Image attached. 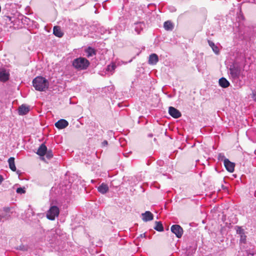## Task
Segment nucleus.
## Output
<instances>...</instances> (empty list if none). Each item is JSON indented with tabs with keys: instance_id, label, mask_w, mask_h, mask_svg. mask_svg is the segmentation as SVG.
I'll use <instances>...</instances> for the list:
<instances>
[{
	"instance_id": "21",
	"label": "nucleus",
	"mask_w": 256,
	"mask_h": 256,
	"mask_svg": "<svg viewBox=\"0 0 256 256\" xmlns=\"http://www.w3.org/2000/svg\"><path fill=\"white\" fill-rule=\"evenodd\" d=\"M154 228L156 231L160 232L164 230V228L161 222H155V226Z\"/></svg>"
},
{
	"instance_id": "19",
	"label": "nucleus",
	"mask_w": 256,
	"mask_h": 256,
	"mask_svg": "<svg viewBox=\"0 0 256 256\" xmlns=\"http://www.w3.org/2000/svg\"><path fill=\"white\" fill-rule=\"evenodd\" d=\"M53 33L58 38L62 37L64 34L63 32L61 31L60 28L58 26H54Z\"/></svg>"
},
{
	"instance_id": "8",
	"label": "nucleus",
	"mask_w": 256,
	"mask_h": 256,
	"mask_svg": "<svg viewBox=\"0 0 256 256\" xmlns=\"http://www.w3.org/2000/svg\"><path fill=\"white\" fill-rule=\"evenodd\" d=\"M142 220L144 222H148L154 219L153 214L150 211H146L142 214Z\"/></svg>"
},
{
	"instance_id": "17",
	"label": "nucleus",
	"mask_w": 256,
	"mask_h": 256,
	"mask_svg": "<svg viewBox=\"0 0 256 256\" xmlns=\"http://www.w3.org/2000/svg\"><path fill=\"white\" fill-rule=\"evenodd\" d=\"M87 57L90 58L96 54V50L88 46L85 50Z\"/></svg>"
},
{
	"instance_id": "16",
	"label": "nucleus",
	"mask_w": 256,
	"mask_h": 256,
	"mask_svg": "<svg viewBox=\"0 0 256 256\" xmlns=\"http://www.w3.org/2000/svg\"><path fill=\"white\" fill-rule=\"evenodd\" d=\"M158 60V56L155 54H151L149 56L148 63L151 64H156Z\"/></svg>"
},
{
	"instance_id": "23",
	"label": "nucleus",
	"mask_w": 256,
	"mask_h": 256,
	"mask_svg": "<svg viewBox=\"0 0 256 256\" xmlns=\"http://www.w3.org/2000/svg\"><path fill=\"white\" fill-rule=\"evenodd\" d=\"M208 43L209 46L212 48L213 51L216 54H218L219 52L218 48L217 46H216L214 42L210 40H208Z\"/></svg>"
},
{
	"instance_id": "9",
	"label": "nucleus",
	"mask_w": 256,
	"mask_h": 256,
	"mask_svg": "<svg viewBox=\"0 0 256 256\" xmlns=\"http://www.w3.org/2000/svg\"><path fill=\"white\" fill-rule=\"evenodd\" d=\"M68 125V122L64 119H61L55 124V126L58 129H63L66 128Z\"/></svg>"
},
{
	"instance_id": "31",
	"label": "nucleus",
	"mask_w": 256,
	"mask_h": 256,
	"mask_svg": "<svg viewBox=\"0 0 256 256\" xmlns=\"http://www.w3.org/2000/svg\"><path fill=\"white\" fill-rule=\"evenodd\" d=\"M252 98H253V100L256 102V92H253L252 94Z\"/></svg>"
},
{
	"instance_id": "15",
	"label": "nucleus",
	"mask_w": 256,
	"mask_h": 256,
	"mask_svg": "<svg viewBox=\"0 0 256 256\" xmlns=\"http://www.w3.org/2000/svg\"><path fill=\"white\" fill-rule=\"evenodd\" d=\"M218 83L222 88H227L230 85L229 82L224 78H220L218 80Z\"/></svg>"
},
{
	"instance_id": "7",
	"label": "nucleus",
	"mask_w": 256,
	"mask_h": 256,
	"mask_svg": "<svg viewBox=\"0 0 256 256\" xmlns=\"http://www.w3.org/2000/svg\"><path fill=\"white\" fill-rule=\"evenodd\" d=\"M224 165L226 170L230 172H232L234 171L235 164L230 162L228 158H224Z\"/></svg>"
},
{
	"instance_id": "27",
	"label": "nucleus",
	"mask_w": 256,
	"mask_h": 256,
	"mask_svg": "<svg viewBox=\"0 0 256 256\" xmlns=\"http://www.w3.org/2000/svg\"><path fill=\"white\" fill-rule=\"evenodd\" d=\"M236 232L240 234H244V230L240 227H238L236 229Z\"/></svg>"
},
{
	"instance_id": "11",
	"label": "nucleus",
	"mask_w": 256,
	"mask_h": 256,
	"mask_svg": "<svg viewBox=\"0 0 256 256\" xmlns=\"http://www.w3.org/2000/svg\"><path fill=\"white\" fill-rule=\"evenodd\" d=\"M145 27V24L144 22H136L134 24V28L135 32L138 34H140Z\"/></svg>"
},
{
	"instance_id": "2",
	"label": "nucleus",
	"mask_w": 256,
	"mask_h": 256,
	"mask_svg": "<svg viewBox=\"0 0 256 256\" xmlns=\"http://www.w3.org/2000/svg\"><path fill=\"white\" fill-rule=\"evenodd\" d=\"M90 64L89 61L83 57L76 58L72 62V66L78 70H85L87 69Z\"/></svg>"
},
{
	"instance_id": "25",
	"label": "nucleus",
	"mask_w": 256,
	"mask_h": 256,
	"mask_svg": "<svg viewBox=\"0 0 256 256\" xmlns=\"http://www.w3.org/2000/svg\"><path fill=\"white\" fill-rule=\"evenodd\" d=\"M45 155L46 156V158L48 160L50 159L53 156V154H52V152L51 150H47Z\"/></svg>"
},
{
	"instance_id": "33",
	"label": "nucleus",
	"mask_w": 256,
	"mask_h": 256,
	"mask_svg": "<svg viewBox=\"0 0 256 256\" xmlns=\"http://www.w3.org/2000/svg\"><path fill=\"white\" fill-rule=\"evenodd\" d=\"M50 234H51L52 236H53L54 237H55L56 232L54 230H51Z\"/></svg>"
},
{
	"instance_id": "22",
	"label": "nucleus",
	"mask_w": 256,
	"mask_h": 256,
	"mask_svg": "<svg viewBox=\"0 0 256 256\" xmlns=\"http://www.w3.org/2000/svg\"><path fill=\"white\" fill-rule=\"evenodd\" d=\"M164 29L167 30H172L174 28L172 22L169 20L166 21L164 22Z\"/></svg>"
},
{
	"instance_id": "18",
	"label": "nucleus",
	"mask_w": 256,
	"mask_h": 256,
	"mask_svg": "<svg viewBox=\"0 0 256 256\" xmlns=\"http://www.w3.org/2000/svg\"><path fill=\"white\" fill-rule=\"evenodd\" d=\"M98 190L101 194H104L108 190V186L106 184L102 183L98 188Z\"/></svg>"
},
{
	"instance_id": "6",
	"label": "nucleus",
	"mask_w": 256,
	"mask_h": 256,
	"mask_svg": "<svg viewBox=\"0 0 256 256\" xmlns=\"http://www.w3.org/2000/svg\"><path fill=\"white\" fill-rule=\"evenodd\" d=\"M168 113L172 117L175 118H179L182 116L180 112L172 106L169 107Z\"/></svg>"
},
{
	"instance_id": "12",
	"label": "nucleus",
	"mask_w": 256,
	"mask_h": 256,
	"mask_svg": "<svg viewBox=\"0 0 256 256\" xmlns=\"http://www.w3.org/2000/svg\"><path fill=\"white\" fill-rule=\"evenodd\" d=\"M30 111V107L25 104H22L18 109V112L20 115H25Z\"/></svg>"
},
{
	"instance_id": "39",
	"label": "nucleus",
	"mask_w": 256,
	"mask_h": 256,
	"mask_svg": "<svg viewBox=\"0 0 256 256\" xmlns=\"http://www.w3.org/2000/svg\"><path fill=\"white\" fill-rule=\"evenodd\" d=\"M186 256H188V255H186Z\"/></svg>"
},
{
	"instance_id": "3",
	"label": "nucleus",
	"mask_w": 256,
	"mask_h": 256,
	"mask_svg": "<svg viewBox=\"0 0 256 256\" xmlns=\"http://www.w3.org/2000/svg\"><path fill=\"white\" fill-rule=\"evenodd\" d=\"M60 214L58 208L56 206H51L46 212V218L51 220H55L56 217H58Z\"/></svg>"
},
{
	"instance_id": "10",
	"label": "nucleus",
	"mask_w": 256,
	"mask_h": 256,
	"mask_svg": "<svg viewBox=\"0 0 256 256\" xmlns=\"http://www.w3.org/2000/svg\"><path fill=\"white\" fill-rule=\"evenodd\" d=\"M10 74L4 69H0V80L6 82L9 78Z\"/></svg>"
},
{
	"instance_id": "14",
	"label": "nucleus",
	"mask_w": 256,
	"mask_h": 256,
	"mask_svg": "<svg viewBox=\"0 0 256 256\" xmlns=\"http://www.w3.org/2000/svg\"><path fill=\"white\" fill-rule=\"evenodd\" d=\"M230 72L231 76L234 79L238 78L240 74L239 70L235 68H230Z\"/></svg>"
},
{
	"instance_id": "1",
	"label": "nucleus",
	"mask_w": 256,
	"mask_h": 256,
	"mask_svg": "<svg viewBox=\"0 0 256 256\" xmlns=\"http://www.w3.org/2000/svg\"><path fill=\"white\" fill-rule=\"evenodd\" d=\"M32 86L35 88L36 90L40 92H44L48 88L49 82L46 78L38 76L33 80Z\"/></svg>"
},
{
	"instance_id": "24",
	"label": "nucleus",
	"mask_w": 256,
	"mask_h": 256,
	"mask_svg": "<svg viewBox=\"0 0 256 256\" xmlns=\"http://www.w3.org/2000/svg\"><path fill=\"white\" fill-rule=\"evenodd\" d=\"M116 67V66L114 64H109L107 66L106 70L107 72H112L114 70Z\"/></svg>"
},
{
	"instance_id": "29",
	"label": "nucleus",
	"mask_w": 256,
	"mask_h": 256,
	"mask_svg": "<svg viewBox=\"0 0 256 256\" xmlns=\"http://www.w3.org/2000/svg\"><path fill=\"white\" fill-rule=\"evenodd\" d=\"M218 158L219 160H224V158H225L224 156V154H223L220 153V154H218Z\"/></svg>"
},
{
	"instance_id": "20",
	"label": "nucleus",
	"mask_w": 256,
	"mask_h": 256,
	"mask_svg": "<svg viewBox=\"0 0 256 256\" xmlns=\"http://www.w3.org/2000/svg\"><path fill=\"white\" fill-rule=\"evenodd\" d=\"M8 162L9 167L10 168V170L14 172L16 171V168L14 163V158L13 157L10 158L8 160Z\"/></svg>"
},
{
	"instance_id": "28",
	"label": "nucleus",
	"mask_w": 256,
	"mask_h": 256,
	"mask_svg": "<svg viewBox=\"0 0 256 256\" xmlns=\"http://www.w3.org/2000/svg\"><path fill=\"white\" fill-rule=\"evenodd\" d=\"M246 240V236L244 234L240 235V241L242 242L245 243Z\"/></svg>"
},
{
	"instance_id": "26",
	"label": "nucleus",
	"mask_w": 256,
	"mask_h": 256,
	"mask_svg": "<svg viewBox=\"0 0 256 256\" xmlns=\"http://www.w3.org/2000/svg\"><path fill=\"white\" fill-rule=\"evenodd\" d=\"M16 192L20 194H24L26 192V190H24V188H18L16 189Z\"/></svg>"
},
{
	"instance_id": "4",
	"label": "nucleus",
	"mask_w": 256,
	"mask_h": 256,
	"mask_svg": "<svg viewBox=\"0 0 256 256\" xmlns=\"http://www.w3.org/2000/svg\"><path fill=\"white\" fill-rule=\"evenodd\" d=\"M10 217V208H4L0 211V222H4Z\"/></svg>"
},
{
	"instance_id": "38",
	"label": "nucleus",
	"mask_w": 256,
	"mask_h": 256,
	"mask_svg": "<svg viewBox=\"0 0 256 256\" xmlns=\"http://www.w3.org/2000/svg\"><path fill=\"white\" fill-rule=\"evenodd\" d=\"M152 134H150V135H149V136L152 137Z\"/></svg>"
},
{
	"instance_id": "32",
	"label": "nucleus",
	"mask_w": 256,
	"mask_h": 256,
	"mask_svg": "<svg viewBox=\"0 0 256 256\" xmlns=\"http://www.w3.org/2000/svg\"><path fill=\"white\" fill-rule=\"evenodd\" d=\"M102 146H108V141L106 140H104L102 143Z\"/></svg>"
},
{
	"instance_id": "5",
	"label": "nucleus",
	"mask_w": 256,
	"mask_h": 256,
	"mask_svg": "<svg viewBox=\"0 0 256 256\" xmlns=\"http://www.w3.org/2000/svg\"><path fill=\"white\" fill-rule=\"evenodd\" d=\"M170 230L178 238H180L183 234L182 228L178 224H174L171 226Z\"/></svg>"
},
{
	"instance_id": "36",
	"label": "nucleus",
	"mask_w": 256,
	"mask_h": 256,
	"mask_svg": "<svg viewBox=\"0 0 256 256\" xmlns=\"http://www.w3.org/2000/svg\"><path fill=\"white\" fill-rule=\"evenodd\" d=\"M8 20H10V21H11L12 22V18H11V17H10V16H8Z\"/></svg>"
},
{
	"instance_id": "30",
	"label": "nucleus",
	"mask_w": 256,
	"mask_h": 256,
	"mask_svg": "<svg viewBox=\"0 0 256 256\" xmlns=\"http://www.w3.org/2000/svg\"><path fill=\"white\" fill-rule=\"evenodd\" d=\"M22 20V22L24 23H28L30 21V19L26 16H24Z\"/></svg>"
},
{
	"instance_id": "37",
	"label": "nucleus",
	"mask_w": 256,
	"mask_h": 256,
	"mask_svg": "<svg viewBox=\"0 0 256 256\" xmlns=\"http://www.w3.org/2000/svg\"><path fill=\"white\" fill-rule=\"evenodd\" d=\"M253 254H248V256H253Z\"/></svg>"
},
{
	"instance_id": "34",
	"label": "nucleus",
	"mask_w": 256,
	"mask_h": 256,
	"mask_svg": "<svg viewBox=\"0 0 256 256\" xmlns=\"http://www.w3.org/2000/svg\"><path fill=\"white\" fill-rule=\"evenodd\" d=\"M4 178L0 174V184L3 182Z\"/></svg>"
},
{
	"instance_id": "13",
	"label": "nucleus",
	"mask_w": 256,
	"mask_h": 256,
	"mask_svg": "<svg viewBox=\"0 0 256 256\" xmlns=\"http://www.w3.org/2000/svg\"><path fill=\"white\" fill-rule=\"evenodd\" d=\"M47 150V148L44 144H42L38 148L36 154L40 156L45 155Z\"/></svg>"
},
{
	"instance_id": "35",
	"label": "nucleus",
	"mask_w": 256,
	"mask_h": 256,
	"mask_svg": "<svg viewBox=\"0 0 256 256\" xmlns=\"http://www.w3.org/2000/svg\"><path fill=\"white\" fill-rule=\"evenodd\" d=\"M248 2L250 3H254L256 2V0H248Z\"/></svg>"
}]
</instances>
